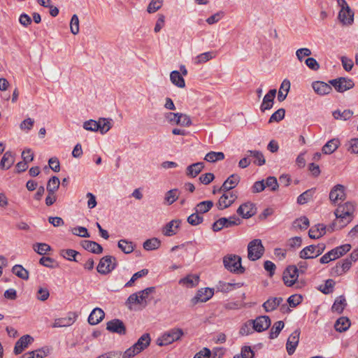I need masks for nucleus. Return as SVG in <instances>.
Listing matches in <instances>:
<instances>
[{
	"instance_id": "obj_21",
	"label": "nucleus",
	"mask_w": 358,
	"mask_h": 358,
	"mask_svg": "<svg viewBox=\"0 0 358 358\" xmlns=\"http://www.w3.org/2000/svg\"><path fill=\"white\" fill-rule=\"evenodd\" d=\"M276 94V90L272 89L264 96L262 103L260 106L262 112L269 110L273 107L274 99Z\"/></svg>"
},
{
	"instance_id": "obj_3",
	"label": "nucleus",
	"mask_w": 358,
	"mask_h": 358,
	"mask_svg": "<svg viewBox=\"0 0 358 358\" xmlns=\"http://www.w3.org/2000/svg\"><path fill=\"white\" fill-rule=\"evenodd\" d=\"M223 264L227 270L236 274H242L245 271L241 265V257L236 255H225L223 257Z\"/></svg>"
},
{
	"instance_id": "obj_14",
	"label": "nucleus",
	"mask_w": 358,
	"mask_h": 358,
	"mask_svg": "<svg viewBox=\"0 0 358 358\" xmlns=\"http://www.w3.org/2000/svg\"><path fill=\"white\" fill-rule=\"evenodd\" d=\"M106 329L119 335H125L127 333L126 327L124 322L119 319H113L106 323Z\"/></svg>"
},
{
	"instance_id": "obj_38",
	"label": "nucleus",
	"mask_w": 358,
	"mask_h": 358,
	"mask_svg": "<svg viewBox=\"0 0 358 358\" xmlns=\"http://www.w3.org/2000/svg\"><path fill=\"white\" fill-rule=\"evenodd\" d=\"M290 89V82L287 79H285L280 85V90L278 94V100L281 102L283 101L289 92Z\"/></svg>"
},
{
	"instance_id": "obj_28",
	"label": "nucleus",
	"mask_w": 358,
	"mask_h": 358,
	"mask_svg": "<svg viewBox=\"0 0 358 358\" xmlns=\"http://www.w3.org/2000/svg\"><path fill=\"white\" fill-rule=\"evenodd\" d=\"M203 162H196L188 166L186 169V175L190 178L196 177L203 169Z\"/></svg>"
},
{
	"instance_id": "obj_49",
	"label": "nucleus",
	"mask_w": 358,
	"mask_h": 358,
	"mask_svg": "<svg viewBox=\"0 0 358 358\" xmlns=\"http://www.w3.org/2000/svg\"><path fill=\"white\" fill-rule=\"evenodd\" d=\"M161 245V241L157 238H152L146 240L143 243V248L146 250H153L157 249Z\"/></svg>"
},
{
	"instance_id": "obj_44",
	"label": "nucleus",
	"mask_w": 358,
	"mask_h": 358,
	"mask_svg": "<svg viewBox=\"0 0 358 358\" xmlns=\"http://www.w3.org/2000/svg\"><path fill=\"white\" fill-rule=\"evenodd\" d=\"M213 206V202L212 201H203L197 203L194 210L199 214H203L208 212Z\"/></svg>"
},
{
	"instance_id": "obj_33",
	"label": "nucleus",
	"mask_w": 358,
	"mask_h": 358,
	"mask_svg": "<svg viewBox=\"0 0 358 358\" xmlns=\"http://www.w3.org/2000/svg\"><path fill=\"white\" fill-rule=\"evenodd\" d=\"M315 252L316 248H315V245H310L301 250L299 257L303 259H313L319 256Z\"/></svg>"
},
{
	"instance_id": "obj_30",
	"label": "nucleus",
	"mask_w": 358,
	"mask_h": 358,
	"mask_svg": "<svg viewBox=\"0 0 358 358\" xmlns=\"http://www.w3.org/2000/svg\"><path fill=\"white\" fill-rule=\"evenodd\" d=\"M15 162L14 155L10 151H7L4 153L0 162V167L1 169H9Z\"/></svg>"
},
{
	"instance_id": "obj_19",
	"label": "nucleus",
	"mask_w": 358,
	"mask_h": 358,
	"mask_svg": "<svg viewBox=\"0 0 358 358\" xmlns=\"http://www.w3.org/2000/svg\"><path fill=\"white\" fill-rule=\"evenodd\" d=\"M241 180L240 176L238 174H231L228 178L223 182L222 185L218 188V191H223L227 192L234 187H236L239 183Z\"/></svg>"
},
{
	"instance_id": "obj_16",
	"label": "nucleus",
	"mask_w": 358,
	"mask_h": 358,
	"mask_svg": "<svg viewBox=\"0 0 358 358\" xmlns=\"http://www.w3.org/2000/svg\"><path fill=\"white\" fill-rule=\"evenodd\" d=\"M214 294V289L209 287L199 289L195 296L192 299L193 305L196 304L198 302H206L213 297Z\"/></svg>"
},
{
	"instance_id": "obj_40",
	"label": "nucleus",
	"mask_w": 358,
	"mask_h": 358,
	"mask_svg": "<svg viewBox=\"0 0 358 358\" xmlns=\"http://www.w3.org/2000/svg\"><path fill=\"white\" fill-rule=\"evenodd\" d=\"M247 154L248 157L255 159L254 163L258 166H262L265 164L266 160L263 153L259 150H248Z\"/></svg>"
},
{
	"instance_id": "obj_59",
	"label": "nucleus",
	"mask_w": 358,
	"mask_h": 358,
	"mask_svg": "<svg viewBox=\"0 0 358 358\" xmlns=\"http://www.w3.org/2000/svg\"><path fill=\"white\" fill-rule=\"evenodd\" d=\"M285 110L280 108L273 113L269 118L268 122H279L285 117Z\"/></svg>"
},
{
	"instance_id": "obj_48",
	"label": "nucleus",
	"mask_w": 358,
	"mask_h": 358,
	"mask_svg": "<svg viewBox=\"0 0 358 358\" xmlns=\"http://www.w3.org/2000/svg\"><path fill=\"white\" fill-rule=\"evenodd\" d=\"M74 322V320L71 317H63L57 318L55 320L52 324V328L64 327L71 326Z\"/></svg>"
},
{
	"instance_id": "obj_43",
	"label": "nucleus",
	"mask_w": 358,
	"mask_h": 358,
	"mask_svg": "<svg viewBox=\"0 0 358 358\" xmlns=\"http://www.w3.org/2000/svg\"><path fill=\"white\" fill-rule=\"evenodd\" d=\"M59 254L62 257L69 261H73L76 262H79V260L77 259V256L79 255V252L75 250L63 249L60 250Z\"/></svg>"
},
{
	"instance_id": "obj_7",
	"label": "nucleus",
	"mask_w": 358,
	"mask_h": 358,
	"mask_svg": "<svg viewBox=\"0 0 358 358\" xmlns=\"http://www.w3.org/2000/svg\"><path fill=\"white\" fill-rule=\"evenodd\" d=\"M117 266L115 257L107 255L102 257L97 266L96 270L101 274H108Z\"/></svg>"
},
{
	"instance_id": "obj_22",
	"label": "nucleus",
	"mask_w": 358,
	"mask_h": 358,
	"mask_svg": "<svg viewBox=\"0 0 358 358\" xmlns=\"http://www.w3.org/2000/svg\"><path fill=\"white\" fill-rule=\"evenodd\" d=\"M314 91L319 95L323 96L329 94L332 91L330 85L322 81H315L312 83Z\"/></svg>"
},
{
	"instance_id": "obj_42",
	"label": "nucleus",
	"mask_w": 358,
	"mask_h": 358,
	"mask_svg": "<svg viewBox=\"0 0 358 358\" xmlns=\"http://www.w3.org/2000/svg\"><path fill=\"white\" fill-rule=\"evenodd\" d=\"M199 281V277L197 275H188L185 278L180 280L179 283L187 287H194Z\"/></svg>"
},
{
	"instance_id": "obj_26",
	"label": "nucleus",
	"mask_w": 358,
	"mask_h": 358,
	"mask_svg": "<svg viewBox=\"0 0 358 358\" xmlns=\"http://www.w3.org/2000/svg\"><path fill=\"white\" fill-rule=\"evenodd\" d=\"M104 316L105 313L102 309L95 308L89 315L88 322L92 325H96L103 320Z\"/></svg>"
},
{
	"instance_id": "obj_34",
	"label": "nucleus",
	"mask_w": 358,
	"mask_h": 358,
	"mask_svg": "<svg viewBox=\"0 0 358 358\" xmlns=\"http://www.w3.org/2000/svg\"><path fill=\"white\" fill-rule=\"evenodd\" d=\"M350 320L347 317H339L334 324L335 329L338 332H344L350 327Z\"/></svg>"
},
{
	"instance_id": "obj_50",
	"label": "nucleus",
	"mask_w": 358,
	"mask_h": 358,
	"mask_svg": "<svg viewBox=\"0 0 358 358\" xmlns=\"http://www.w3.org/2000/svg\"><path fill=\"white\" fill-rule=\"evenodd\" d=\"M12 271L17 277H19L23 280H28V278H29L28 271L26 270L24 268H23V266L21 265H19V264L15 265L12 268Z\"/></svg>"
},
{
	"instance_id": "obj_41",
	"label": "nucleus",
	"mask_w": 358,
	"mask_h": 358,
	"mask_svg": "<svg viewBox=\"0 0 358 358\" xmlns=\"http://www.w3.org/2000/svg\"><path fill=\"white\" fill-rule=\"evenodd\" d=\"M60 185V181L58 177L52 176L51 177L47 183V191L48 193L55 194L59 189Z\"/></svg>"
},
{
	"instance_id": "obj_31",
	"label": "nucleus",
	"mask_w": 358,
	"mask_h": 358,
	"mask_svg": "<svg viewBox=\"0 0 358 358\" xmlns=\"http://www.w3.org/2000/svg\"><path fill=\"white\" fill-rule=\"evenodd\" d=\"M282 301V297L269 298L263 303L262 306L266 312H271L276 309Z\"/></svg>"
},
{
	"instance_id": "obj_6",
	"label": "nucleus",
	"mask_w": 358,
	"mask_h": 358,
	"mask_svg": "<svg viewBox=\"0 0 358 358\" xmlns=\"http://www.w3.org/2000/svg\"><path fill=\"white\" fill-rule=\"evenodd\" d=\"M264 247L260 239H254L248 243V257L250 261L260 259L264 252Z\"/></svg>"
},
{
	"instance_id": "obj_47",
	"label": "nucleus",
	"mask_w": 358,
	"mask_h": 358,
	"mask_svg": "<svg viewBox=\"0 0 358 358\" xmlns=\"http://www.w3.org/2000/svg\"><path fill=\"white\" fill-rule=\"evenodd\" d=\"M285 324L282 321H278L275 322L273 327L271 329L269 338L271 339H274L277 338L280 333L281 330L283 329Z\"/></svg>"
},
{
	"instance_id": "obj_45",
	"label": "nucleus",
	"mask_w": 358,
	"mask_h": 358,
	"mask_svg": "<svg viewBox=\"0 0 358 358\" xmlns=\"http://www.w3.org/2000/svg\"><path fill=\"white\" fill-rule=\"evenodd\" d=\"M180 192L178 189H172L168 191L164 196V201L167 205H171L179 197Z\"/></svg>"
},
{
	"instance_id": "obj_35",
	"label": "nucleus",
	"mask_w": 358,
	"mask_h": 358,
	"mask_svg": "<svg viewBox=\"0 0 358 358\" xmlns=\"http://www.w3.org/2000/svg\"><path fill=\"white\" fill-rule=\"evenodd\" d=\"M339 145L340 141L338 138H332L327 141V143L322 147V151L325 155H330L336 150Z\"/></svg>"
},
{
	"instance_id": "obj_23",
	"label": "nucleus",
	"mask_w": 358,
	"mask_h": 358,
	"mask_svg": "<svg viewBox=\"0 0 358 358\" xmlns=\"http://www.w3.org/2000/svg\"><path fill=\"white\" fill-rule=\"evenodd\" d=\"M80 245L85 250L94 254H101L103 252L102 246L95 241L84 240L80 242Z\"/></svg>"
},
{
	"instance_id": "obj_15",
	"label": "nucleus",
	"mask_w": 358,
	"mask_h": 358,
	"mask_svg": "<svg viewBox=\"0 0 358 358\" xmlns=\"http://www.w3.org/2000/svg\"><path fill=\"white\" fill-rule=\"evenodd\" d=\"M236 212L243 218L248 219L256 214L257 208L253 203L246 202L241 205Z\"/></svg>"
},
{
	"instance_id": "obj_63",
	"label": "nucleus",
	"mask_w": 358,
	"mask_h": 358,
	"mask_svg": "<svg viewBox=\"0 0 358 358\" xmlns=\"http://www.w3.org/2000/svg\"><path fill=\"white\" fill-rule=\"evenodd\" d=\"M72 233L73 235L83 237V238H89L90 237V234L87 231V228L84 227H74L72 229Z\"/></svg>"
},
{
	"instance_id": "obj_62",
	"label": "nucleus",
	"mask_w": 358,
	"mask_h": 358,
	"mask_svg": "<svg viewBox=\"0 0 358 358\" xmlns=\"http://www.w3.org/2000/svg\"><path fill=\"white\" fill-rule=\"evenodd\" d=\"M99 122L94 120L85 121L83 123V128L87 131H96L99 130Z\"/></svg>"
},
{
	"instance_id": "obj_54",
	"label": "nucleus",
	"mask_w": 358,
	"mask_h": 358,
	"mask_svg": "<svg viewBox=\"0 0 358 358\" xmlns=\"http://www.w3.org/2000/svg\"><path fill=\"white\" fill-rule=\"evenodd\" d=\"M215 55L213 52H206L201 53L194 58V64H199L201 63L206 62L210 59H213Z\"/></svg>"
},
{
	"instance_id": "obj_13",
	"label": "nucleus",
	"mask_w": 358,
	"mask_h": 358,
	"mask_svg": "<svg viewBox=\"0 0 358 358\" xmlns=\"http://www.w3.org/2000/svg\"><path fill=\"white\" fill-rule=\"evenodd\" d=\"M345 187L343 185H335L329 192L330 201L336 204L338 201H343L346 199Z\"/></svg>"
},
{
	"instance_id": "obj_29",
	"label": "nucleus",
	"mask_w": 358,
	"mask_h": 358,
	"mask_svg": "<svg viewBox=\"0 0 358 358\" xmlns=\"http://www.w3.org/2000/svg\"><path fill=\"white\" fill-rule=\"evenodd\" d=\"M150 336L149 334H143L135 343L133 346L136 348L139 353L144 350L150 343Z\"/></svg>"
},
{
	"instance_id": "obj_46",
	"label": "nucleus",
	"mask_w": 358,
	"mask_h": 358,
	"mask_svg": "<svg viewBox=\"0 0 358 358\" xmlns=\"http://www.w3.org/2000/svg\"><path fill=\"white\" fill-rule=\"evenodd\" d=\"M117 246L125 254L131 253L134 249L132 242L128 241L125 239L119 241Z\"/></svg>"
},
{
	"instance_id": "obj_61",
	"label": "nucleus",
	"mask_w": 358,
	"mask_h": 358,
	"mask_svg": "<svg viewBox=\"0 0 358 358\" xmlns=\"http://www.w3.org/2000/svg\"><path fill=\"white\" fill-rule=\"evenodd\" d=\"M70 29L73 34L76 35L79 32V19L77 15L74 14L71 20Z\"/></svg>"
},
{
	"instance_id": "obj_10",
	"label": "nucleus",
	"mask_w": 358,
	"mask_h": 358,
	"mask_svg": "<svg viewBox=\"0 0 358 358\" xmlns=\"http://www.w3.org/2000/svg\"><path fill=\"white\" fill-rule=\"evenodd\" d=\"M299 270L296 266L289 265L283 272L282 280L287 287H292L297 280Z\"/></svg>"
},
{
	"instance_id": "obj_56",
	"label": "nucleus",
	"mask_w": 358,
	"mask_h": 358,
	"mask_svg": "<svg viewBox=\"0 0 358 358\" xmlns=\"http://www.w3.org/2000/svg\"><path fill=\"white\" fill-rule=\"evenodd\" d=\"M99 130L102 134H106L111 128L110 120L106 118H99Z\"/></svg>"
},
{
	"instance_id": "obj_20",
	"label": "nucleus",
	"mask_w": 358,
	"mask_h": 358,
	"mask_svg": "<svg viewBox=\"0 0 358 358\" xmlns=\"http://www.w3.org/2000/svg\"><path fill=\"white\" fill-rule=\"evenodd\" d=\"M340 22L344 25H351L354 22V12L350 7L341 9L338 16Z\"/></svg>"
},
{
	"instance_id": "obj_24",
	"label": "nucleus",
	"mask_w": 358,
	"mask_h": 358,
	"mask_svg": "<svg viewBox=\"0 0 358 358\" xmlns=\"http://www.w3.org/2000/svg\"><path fill=\"white\" fill-rule=\"evenodd\" d=\"M327 231L328 229H327ZM327 227L323 224H317L312 227L308 231V236L310 238L317 239L326 234Z\"/></svg>"
},
{
	"instance_id": "obj_18",
	"label": "nucleus",
	"mask_w": 358,
	"mask_h": 358,
	"mask_svg": "<svg viewBox=\"0 0 358 358\" xmlns=\"http://www.w3.org/2000/svg\"><path fill=\"white\" fill-rule=\"evenodd\" d=\"M236 199V194H234L233 192L229 194L224 192L219 199L217 206L219 210H224L229 207Z\"/></svg>"
},
{
	"instance_id": "obj_52",
	"label": "nucleus",
	"mask_w": 358,
	"mask_h": 358,
	"mask_svg": "<svg viewBox=\"0 0 358 358\" xmlns=\"http://www.w3.org/2000/svg\"><path fill=\"white\" fill-rule=\"evenodd\" d=\"M224 159V154L222 152H210L205 156L204 159L209 162H215Z\"/></svg>"
},
{
	"instance_id": "obj_58",
	"label": "nucleus",
	"mask_w": 358,
	"mask_h": 358,
	"mask_svg": "<svg viewBox=\"0 0 358 358\" xmlns=\"http://www.w3.org/2000/svg\"><path fill=\"white\" fill-rule=\"evenodd\" d=\"M148 270L146 269V268H144V269H142L136 273H135L131 278L130 279L129 281H128L126 284H125V287H131L133 283L136 280H138V278H142L143 276H145L146 275H148Z\"/></svg>"
},
{
	"instance_id": "obj_55",
	"label": "nucleus",
	"mask_w": 358,
	"mask_h": 358,
	"mask_svg": "<svg viewBox=\"0 0 358 358\" xmlns=\"http://www.w3.org/2000/svg\"><path fill=\"white\" fill-rule=\"evenodd\" d=\"M234 358H255V352L250 346H243L241 354L236 355Z\"/></svg>"
},
{
	"instance_id": "obj_60",
	"label": "nucleus",
	"mask_w": 358,
	"mask_h": 358,
	"mask_svg": "<svg viewBox=\"0 0 358 358\" xmlns=\"http://www.w3.org/2000/svg\"><path fill=\"white\" fill-rule=\"evenodd\" d=\"M162 4L163 0H151L147 8V11L149 13H153L157 11L162 6Z\"/></svg>"
},
{
	"instance_id": "obj_37",
	"label": "nucleus",
	"mask_w": 358,
	"mask_h": 358,
	"mask_svg": "<svg viewBox=\"0 0 358 358\" xmlns=\"http://www.w3.org/2000/svg\"><path fill=\"white\" fill-rule=\"evenodd\" d=\"M48 348H42L31 352H29L22 355V358H43L49 354Z\"/></svg>"
},
{
	"instance_id": "obj_1",
	"label": "nucleus",
	"mask_w": 358,
	"mask_h": 358,
	"mask_svg": "<svg viewBox=\"0 0 358 358\" xmlns=\"http://www.w3.org/2000/svg\"><path fill=\"white\" fill-rule=\"evenodd\" d=\"M355 208V205L349 201L339 205L334 211L336 220L328 227L329 231L341 229L351 222L353 219Z\"/></svg>"
},
{
	"instance_id": "obj_32",
	"label": "nucleus",
	"mask_w": 358,
	"mask_h": 358,
	"mask_svg": "<svg viewBox=\"0 0 358 358\" xmlns=\"http://www.w3.org/2000/svg\"><path fill=\"white\" fill-rule=\"evenodd\" d=\"M347 306V301L344 296L341 295L337 297L331 306V310L334 313L341 314Z\"/></svg>"
},
{
	"instance_id": "obj_57",
	"label": "nucleus",
	"mask_w": 358,
	"mask_h": 358,
	"mask_svg": "<svg viewBox=\"0 0 358 358\" xmlns=\"http://www.w3.org/2000/svg\"><path fill=\"white\" fill-rule=\"evenodd\" d=\"M187 222L192 226H197L202 223L203 217L199 215V213L195 211V213L190 215L187 220Z\"/></svg>"
},
{
	"instance_id": "obj_64",
	"label": "nucleus",
	"mask_w": 358,
	"mask_h": 358,
	"mask_svg": "<svg viewBox=\"0 0 358 358\" xmlns=\"http://www.w3.org/2000/svg\"><path fill=\"white\" fill-rule=\"evenodd\" d=\"M311 54V50L308 48H299L296 51V56L300 62H302L305 57H309Z\"/></svg>"
},
{
	"instance_id": "obj_8",
	"label": "nucleus",
	"mask_w": 358,
	"mask_h": 358,
	"mask_svg": "<svg viewBox=\"0 0 358 358\" xmlns=\"http://www.w3.org/2000/svg\"><path fill=\"white\" fill-rule=\"evenodd\" d=\"M241 224V220L236 215L231 216L229 218L221 217L215 221L212 225V229L214 231H219L224 227L229 228Z\"/></svg>"
},
{
	"instance_id": "obj_5",
	"label": "nucleus",
	"mask_w": 358,
	"mask_h": 358,
	"mask_svg": "<svg viewBox=\"0 0 358 358\" xmlns=\"http://www.w3.org/2000/svg\"><path fill=\"white\" fill-rule=\"evenodd\" d=\"M351 249V245L344 244L331 250L326 254H324L320 259V262L321 264H327L331 261L336 260L341 257L345 255Z\"/></svg>"
},
{
	"instance_id": "obj_51",
	"label": "nucleus",
	"mask_w": 358,
	"mask_h": 358,
	"mask_svg": "<svg viewBox=\"0 0 358 358\" xmlns=\"http://www.w3.org/2000/svg\"><path fill=\"white\" fill-rule=\"evenodd\" d=\"M314 192L315 191L313 189H310L305 191L298 196L297 203L300 205L306 203L312 199Z\"/></svg>"
},
{
	"instance_id": "obj_27",
	"label": "nucleus",
	"mask_w": 358,
	"mask_h": 358,
	"mask_svg": "<svg viewBox=\"0 0 358 358\" xmlns=\"http://www.w3.org/2000/svg\"><path fill=\"white\" fill-rule=\"evenodd\" d=\"M180 221L179 220H173L168 222L163 228V234L166 236H171L177 233Z\"/></svg>"
},
{
	"instance_id": "obj_25",
	"label": "nucleus",
	"mask_w": 358,
	"mask_h": 358,
	"mask_svg": "<svg viewBox=\"0 0 358 358\" xmlns=\"http://www.w3.org/2000/svg\"><path fill=\"white\" fill-rule=\"evenodd\" d=\"M243 282H225L223 281H220L218 284L216 285V289L217 292L227 293L235 288H239L243 286Z\"/></svg>"
},
{
	"instance_id": "obj_12",
	"label": "nucleus",
	"mask_w": 358,
	"mask_h": 358,
	"mask_svg": "<svg viewBox=\"0 0 358 358\" xmlns=\"http://www.w3.org/2000/svg\"><path fill=\"white\" fill-rule=\"evenodd\" d=\"M252 328L257 332H262L271 326V319L267 315L257 317L255 320H250Z\"/></svg>"
},
{
	"instance_id": "obj_2",
	"label": "nucleus",
	"mask_w": 358,
	"mask_h": 358,
	"mask_svg": "<svg viewBox=\"0 0 358 358\" xmlns=\"http://www.w3.org/2000/svg\"><path fill=\"white\" fill-rule=\"evenodd\" d=\"M155 287H149L138 292L131 294L126 301V305L129 309H131V305L138 304L143 308H145L148 303L152 300L150 294L155 293Z\"/></svg>"
},
{
	"instance_id": "obj_11",
	"label": "nucleus",
	"mask_w": 358,
	"mask_h": 358,
	"mask_svg": "<svg viewBox=\"0 0 358 358\" xmlns=\"http://www.w3.org/2000/svg\"><path fill=\"white\" fill-rule=\"evenodd\" d=\"M352 262L346 257L336 263V266L331 268V275L332 276H340L350 270Z\"/></svg>"
},
{
	"instance_id": "obj_17",
	"label": "nucleus",
	"mask_w": 358,
	"mask_h": 358,
	"mask_svg": "<svg viewBox=\"0 0 358 358\" xmlns=\"http://www.w3.org/2000/svg\"><path fill=\"white\" fill-rule=\"evenodd\" d=\"M300 334L301 331L299 329H297L288 337L286 343V349L288 355H292L295 352L299 342Z\"/></svg>"
},
{
	"instance_id": "obj_36",
	"label": "nucleus",
	"mask_w": 358,
	"mask_h": 358,
	"mask_svg": "<svg viewBox=\"0 0 358 358\" xmlns=\"http://www.w3.org/2000/svg\"><path fill=\"white\" fill-rule=\"evenodd\" d=\"M170 80L173 85L179 88H184L185 87V79L178 71H173L171 72Z\"/></svg>"
},
{
	"instance_id": "obj_39",
	"label": "nucleus",
	"mask_w": 358,
	"mask_h": 358,
	"mask_svg": "<svg viewBox=\"0 0 358 358\" xmlns=\"http://www.w3.org/2000/svg\"><path fill=\"white\" fill-rule=\"evenodd\" d=\"M332 115L335 120H348L353 115V111L350 109L344 110L341 111V110H336L332 113Z\"/></svg>"
},
{
	"instance_id": "obj_9",
	"label": "nucleus",
	"mask_w": 358,
	"mask_h": 358,
	"mask_svg": "<svg viewBox=\"0 0 358 358\" xmlns=\"http://www.w3.org/2000/svg\"><path fill=\"white\" fill-rule=\"evenodd\" d=\"M329 84L338 92H344L353 88L355 85L352 80L344 77L331 80H329Z\"/></svg>"
},
{
	"instance_id": "obj_4",
	"label": "nucleus",
	"mask_w": 358,
	"mask_h": 358,
	"mask_svg": "<svg viewBox=\"0 0 358 358\" xmlns=\"http://www.w3.org/2000/svg\"><path fill=\"white\" fill-rule=\"evenodd\" d=\"M184 335V331L180 328H173L165 331L156 340V344L159 346H165L179 341Z\"/></svg>"
},
{
	"instance_id": "obj_53",
	"label": "nucleus",
	"mask_w": 358,
	"mask_h": 358,
	"mask_svg": "<svg viewBox=\"0 0 358 358\" xmlns=\"http://www.w3.org/2000/svg\"><path fill=\"white\" fill-rule=\"evenodd\" d=\"M34 250L38 255H43L52 250L51 247L44 243H37L33 245Z\"/></svg>"
}]
</instances>
